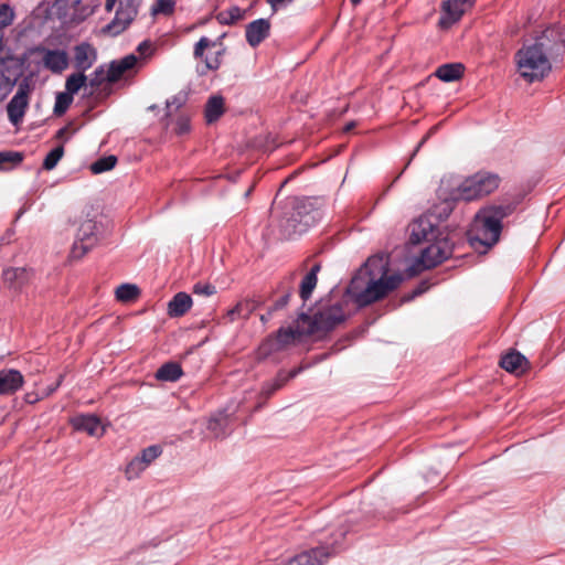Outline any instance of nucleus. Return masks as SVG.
<instances>
[{
  "label": "nucleus",
  "mask_w": 565,
  "mask_h": 565,
  "mask_svg": "<svg viewBox=\"0 0 565 565\" xmlns=\"http://www.w3.org/2000/svg\"><path fill=\"white\" fill-rule=\"evenodd\" d=\"M390 262L384 255H373L351 279L347 294L360 308L377 302L396 290L404 280L398 274H388Z\"/></svg>",
  "instance_id": "1"
},
{
  "label": "nucleus",
  "mask_w": 565,
  "mask_h": 565,
  "mask_svg": "<svg viewBox=\"0 0 565 565\" xmlns=\"http://www.w3.org/2000/svg\"><path fill=\"white\" fill-rule=\"evenodd\" d=\"M513 211L511 205H489L475 215L468 232L470 243L490 248L495 245L502 231V221Z\"/></svg>",
  "instance_id": "2"
},
{
  "label": "nucleus",
  "mask_w": 565,
  "mask_h": 565,
  "mask_svg": "<svg viewBox=\"0 0 565 565\" xmlns=\"http://www.w3.org/2000/svg\"><path fill=\"white\" fill-rule=\"evenodd\" d=\"M515 63L520 76L527 83L542 81L552 70L542 38L521 47L515 53Z\"/></svg>",
  "instance_id": "3"
},
{
  "label": "nucleus",
  "mask_w": 565,
  "mask_h": 565,
  "mask_svg": "<svg viewBox=\"0 0 565 565\" xmlns=\"http://www.w3.org/2000/svg\"><path fill=\"white\" fill-rule=\"evenodd\" d=\"M499 177L493 173L478 172L463 180L457 189V198L472 201L492 193L499 186Z\"/></svg>",
  "instance_id": "4"
},
{
  "label": "nucleus",
  "mask_w": 565,
  "mask_h": 565,
  "mask_svg": "<svg viewBox=\"0 0 565 565\" xmlns=\"http://www.w3.org/2000/svg\"><path fill=\"white\" fill-rule=\"evenodd\" d=\"M141 3L142 0H119L113 20L102 29V32L111 36L121 34L137 18Z\"/></svg>",
  "instance_id": "5"
},
{
  "label": "nucleus",
  "mask_w": 565,
  "mask_h": 565,
  "mask_svg": "<svg viewBox=\"0 0 565 565\" xmlns=\"http://www.w3.org/2000/svg\"><path fill=\"white\" fill-rule=\"evenodd\" d=\"M345 313L341 303H335L317 311L312 318L301 313L299 319L310 322L307 333L312 334L318 331H331L345 321Z\"/></svg>",
  "instance_id": "6"
},
{
  "label": "nucleus",
  "mask_w": 565,
  "mask_h": 565,
  "mask_svg": "<svg viewBox=\"0 0 565 565\" xmlns=\"http://www.w3.org/2000/svg\"><path fill=\"white\" fill-rule=\"evenodd\" d=\"M452 252L454 244L447 237L436 239L422 250L419 257L413 264V269L416 273H420L425 269L434 268L448 259Z\"/></svg>",
  "instance_id": "7"
},
{
  "label": "nucleus",
  "mask_w": 565,
  "mask_h": 565,
  "mask_svg": "<svg viewBox=\"0 0 565 565\" xmlns=\"http://www.w3.org/2000/svg\"><path fill=\"white\" fill-rule=\"evenodd\" d=\"M30 56H40V63L45 70L53 74H62L68 67V54L62 49H49L44 45L30 47L28 51Z\"/></svg>",
  "instance_id": "8"
},
{
  "label": "nucleus",
  "mask_w": 565,
  "mask_h": 565,
  "mask_svg": "<svg viewBox=\"0 0 565 565\" xmlns=\"http://www.w3.org/2000/svg\"><path fill=\"white\" fill-rule=\"evenodd\" d=\"M98 242L97 224L93 220H85L81 223L75 242L73 243L70 257L72 259L83 258Z\"/></svg>",
  "instance_id": "9"
},
{
  "label": "nucleus",
  "mask_w": 565,
  "mask_h": 565,
  "mask_svg": "<svg viewBox=\"0 0 565 565\" xmlns=\"http://www.w3.org/2000/svg\"><path fill=\"white\" fill-rule=\"evenodd\" d=\"M308 334L299 328H280L275 337L268 338L259 348L264 355L281 351L289 345L296 344L303 335Z\"/></svg>",
  "instance_id": "10"
},
{
  "label": "nucleus",
  "mask_w": 565,
  "mask_h": 565,
  "mask_svg": "<svg viewBox=\"0 0 565 565\" xmlns=\"http://www.w3.org/2000/svg\"><path fill=\"white\" fill-rule=\"evenodd\" d=\"M32 90L30 79L23 78L18 85L17 93L13 95L11 100L7 105V113L9 120L13 125H18L22 121L25 110L29 106V97Z\"/></svg>",
  "instance_id": "11"
},
{
  "label": "nucleus",
  "mask_w": 565,
  "mask_h": 565,
  "mask_svg": "<svg viewBox=\"0 0 565 565\" xmlns=\"http://www.w3.org/2000/svg\"><path fill=\"white\" fill-rule=\"evenodd\" d=\"M475 0H446L441 4V17L438 25L441 29H448L457 23L463 13L470 9Z\"/></svg>",
  "instance_id": "12"
},
{
  "label": "nucleus",
  "mask_w": 565,
  "mask_h": 565,
  "mask_svg": "<svg viewBox=\"0 0 565 565\" xmlns=\"http://www.w3.org/2000/svg\"><path fill=\"white\" fill-rule=\"evenodd\" d=\"M216 45L215 41L210 40L206 36H202L194 45L193 55L195 58L203 60L205 67L209 71H216L222 65V57L225 53V49L222 47L213 56H205L204 51Z\"/></svg>",
  "instance_id": "13"
},
{
  "label": "nucleus",
  "mask_w": 565,
  "mask_h": 565,
  "mask_svg": "<svg viewBox=\"0 0 565 565\" xmlns=\"http://www.w3.org/2000/svg\"><path fill=\"white\" fill-rule=\"evenodd\" d=\"M270 22L267 19H257L246 25V42L252 46H258L265 39L269 36Z\"/></svg>",
  "instance_id": "14"
},
{
  "label": "nucleus",
  "mask_w": 565,
  "mask_h": 565,
  "mask_svg": "<svg viewBox=\"0 0 565 565\" xmlns=\"http://www.w3.org/2000/svg\"><path fill=\"white\" fill-rule=\"evenodd\" d=\"M331 554L329 547H316L296 555L286 565H322Z\"/></svg>",
  "instance_id": "15"
},
{
  "label": "nucleus",
  "mask_w": 565,
  "mask_h": 565,
  "mask_svg": "<svg viewBox=\"0 0 565 565\" xmlns=\"http://www.w3.org/2000/svg\"><path fill=\"white\" fill-rule=\"evenodd\" d=\"M436 226L427 216H420L411 224L409 239L413 244H419L423 241H430L435 237Z\"/></svg>",
  "instance_id": "16"
},
{
  "label": "nucleus",
  "mask_w": 565,
  "mask_h": 565,
  "mask_svg": "<svg viewBox=\"0 0 565 565\" xmlns=\"http://www.w3.org/2000/svg\"><path fill=\"white\" fill-rule=\"evenodd\" d=\"M24 384V377L20 371L6 369L0 371V395H12Z\"/></svg>",
  "instance_id": "17"
},
{
  "label": "nucleus",
  "mask_w": 565,
  "mask_h": 565,
  "mask_svg": "<svg viewBox=\"0 0 565 565\" xmlns=\"http://www.w3.org/2000/svg\"><path fill=\"white\" fill-rule=\"evenodd\" d=\"M74 53V66L83 73L89 70L97 58L96 50L86 42L76 45Z\"/></svg>",
  "instance_id": "18"
},
{
  "label": "nucleus",
  "mask_w": 565,
  "mask_h": 565,
  "mask_svg": "<svg viewBox=\"0 0 565 565\" xmlns=\"http://www.w3.org/2000/svg\"><path fill=\"white\" fill-rule=\"evenodd\" d=\"M31 271L23 267H11L3 270L2 278L6 287L12 290H20L31 279Z\"/></svg>",
  "instance_id": "19"
},
{
  "label": "nucleus",
  "mask_w": 565,
  "mask_h": 565,
  "mask_svg": "<svg viewBox=\"0 0 565 565\" xmlns=\"http://www.w3.org/2000/svg\"><path fill=\"white\" fill-rule=\"evenodd\" d=\"M138 58L134 54H129L120 60H116L110 62L109 65H107L108 68V83H115L117 82L127 71L131 70Z\"/></svg>",
  "instance_id": "20"
},
{
  "label": "nucleus",
  "mask_w": 565,
  "mask_h": 565,
  "mask_svg": "<svg viewBox=\"0 0 565 565\" xmlns=\"http://www.w3.org/2000/svg\"><path fill=\"white\" fill-rule=\"evenodd\" d=\"M19 77L15 67L8 63H0V100H3L14 87Z\"/></svg>",
  "instance_id": "21"
},
{
  "label": "nucleus",
  "mask_w": 565,
  "mask_h": 565,
  "mask_svg": "<svg viewBox=\"0 0 565 565\" xmlns=\"http://www.w3.org/2000/svg\"><path fill=\"white\" fill-rule=\"evenodd\" d=\"M311 205L312 204L309 200H303L297 203L295 206L292 221L299 222V224L302 225L299 228V232L305 231L307 227L313 225L317 221L318 212L316 211L313 214H311Z\"/></svg>",
  "instance_id": "22"
},
{
  "label": "nucleus",
  "mask_w": 565,
  "mask_h": 565,
  "mask_svg": "<svg viewBox=\"0 0 565 565\" xmlns=\"http://www.w3.org/2000/svg\"><path fill=\"white\" fill-rule=\"evenodd\" d=\"M526 358L518 351H510L500 360V366L507 372L521 374L527 369Z\"/></svg>",
  "instance_id": "23"
},
{
  "label": "nucleus",
  "mask_w": 565,
  "mask_h": 565,
  "mask_svg": "<svg viewBox=\"0 0 565 565\" xmlns=\"http://www.w3.org/2000/svg\"><path fill=\"white\" fill-rule=\"evenodd\" d=\"M72 423L75 429L86 431L90 436L103 435L100 419L95 415H79L74 417Z\"/></svg>",
  "instance_id": "24"
},
{
  "label": "nucleus",
  "mask_w": 565,
  "mask_h": 565,
  "mask_svg": "<svg viewBox=\"0 0 565 565\" xmlns=\"http://www.w3.org/2000/svg\"><path fill=\"white\" fill-rule=\"evenodd\" d=\"M192 307V298L186 292H178L168 303V315L172 318L184 316Z\"/></svg>",
  "instance_id": "25"
},
{
  "label": "nucleus",
  "mask_w": 565,
  "mask_h": 565,
  "mask_svg": "<svg viewBox=\"0 0 565 565\" xmlns=\"http://www.w3.org/2000/svg\"><path fill=\"white\" fill-rule=\"evenodd\" d=\"M301 370H302L301 367H297V369L289 371L288 373L279 372L271 382L265 383L263 385L262 393L266 397H269L276 391L281 388L288 381L296 377L301 372Z\"/></svg>",
  "instance_id": "26"
},
{
  "label": "nucleus",
  "mask_w": 565,
  "mask_h": 565,
  "mask_svg": "<svg viewBox=\"0 0 565 565\" xmlns=\"http://www.w3.org/2000/svg\"><path fill=\"white\" fill-rule=\"evenodd\" d=\"M321 270L320 263L315 264L311 269L306 274L300 284L299 295L300 298L306 301L308 300L312 291L315 290L318 282V274Z\"/></svg>",
  "instance_id": "27"
},
{
  "label": "nucleus",
  "mask_w": 565,
  "mask_h": 565,
  "mask_svg": "<svg viewBox=\"0 0 565 565\" xmlns=\"http://www.w3.org/2000/svg\"><path fill=\"white\" fill-rule=\"evenodd\" d=\"M224 98L221 95L211 96L205 105L204 116L207 124H213L224 114Z\"/></svg>",
  "instance_id": "28"
},
{
  "label": "nucleus",
  "mask_w": 565,
  "mask_h": 565,
  "mask_svg": "<svg viewBox=\"0 0 565 565\" xmlns=\"http://www.w3.org/2000/svg\"><path fill=\"white\" fill-rule=\"evenodd\" d=\"M465 67L461 63H449L440 65L435 75L443 82L449 83L461 78Z\"/></svg>",
  "instance_id": "29"
},
{
  "label": "nucleus",
  "mask_w": 565,
  "mask_h": 565,
  "mask_svg": "<svg viewBox=\"0 0 565 565\" xmlns=\"http://www.w3.org/2000/svg\"><path fill=\"white\" fill-rule=\"evenodd\" d=\"M183 374L182 367L175 362H168L161 365L156 373V379L166 382H175Z\"/></svg>",
  "instance_id": "30"
},
{
  "label": "nucleus",
  "mask_w": 565,
  "mask_h": 565,
  "mask_svg": "<svg viewBox=\"0 0 565 565\" xmlns=\"http://www.w3.org/2000/svg\"><path fill=\"white\" fill-rule=\"evenodd\" d=\"M254 309L255 305L253 301H239L226 312V317L230 322H233L236 319H247L252 315Z\"/></svg>",
  "instance_id": "31"
},
{
  "label": "nucleus",
  "mask_w": 565,
  "mask_h": 565,
  "mask_svg": "<svg viewBox=\"0 0 565 565\" xmlns=\"http://www.w3.org/2000/svg\"><path fill=\"white\" fill-rule=\"evenodd\" d=\"M245 15V10L237 6H232L226 10H222L216 14V20L222 25H232L242 20Z\"/></svg>",
  "instance_id": "32"
},
{
  "label": "nucleus",
  "mask_w": 565,
  "mask_h": 565,
  "mask_svg": "<svg viewBox=\"0 0 565 565\" xmlns=\"http://www.w3.org/2000/svg\"><path fill=\"white\" fill-rule=\"evenodd\" d=\"M87 76L83 72L71 74L65 82V92L72 96L77 94L78 90L86 84Z\"/></svg>",
  "instance_id": "33"
},
{
  "label": "nucleus",
  "mask_w": 565,
  "mask_h": 565,
  "mask_svg": "<svg viewBox=\"0 0 565 565\" xmlns=\"http://www.w3.org/2000/svg\"><path fill=\"white\" fill-rule=\"evenodd\" d=\"M116 298L122 302H130L138 298L140 291L136 285L122 284L116 289Z\"/></svg>",
  "instance_id": "34"
},
{
  "label": "nucleus",
  "mask_w": 565,
  "mask_h": 565,
  "mask_svg": "<svg viewBox=\"0 0 565 565\" xmlns=\"http://www.w3.org/2000/svg\"><path fill=\"white\" fill-rule=\"evenodd\" d=\"M23 160V153L19 151H1L0 152V170H8Z\"/></svg>",
  "instance_id": "35"
},
{
  "label": "nucleus",
  "mask_w": 565,
  "mask_h": 565,
  "mask_svg": "<svg viewBox=\"0 0 565 565\" xmlns=\"http://www.w3.org/2000/svg\"><path fill=\"white\" fill-rule=\"evenodd\" d=\"M116 163L117 158L115 156L103 157L92 163L90 171L95 174H99L111 170Z\"/></svg>",
  "instance_id": "36"
},
{
  "label": "nucleus",
  "mask_w": 565,
  "mask_h": 565,
  "mask_svg": "<svg viewBox=\"0 0 565 565\" xmlns=\"http://www.w3.org/2000/svg\"><path fill=\"white\" fill-rule=\"evenodd\" d=\"M147 468L148 467L142 461H140V459L136 456L134 459L129 461V463L126 467V478L128 480L137 479Z\"/></svg>",
  "instance_id": "37"
},
{
  "label": "nucleus",
  "mask_w": 565,
  "mask_h": 565,
  "mask_svg": "<svg viewBox=\"0 0 565 565\" xmlns=\"http://www.w3.org/2000/svg\"><path fill=\"white\" fill-rule=\"evenodd\" d=\"M73 103V96L66 92L58 93L55 97L54 114L62 116L66 113L71 104Z\"/></svg>",
  "instance_id": "38"
},
{
  "label": "nucleus",
  "mask_w": 565,
  "mask_h": 565,
  "mask_svg": "<svg viewBox=\"0 0 565 565\" xmlns=\"http://www.w3.org/2000/svg\"><path fill=\"white\" fill-rule=\"evenodd\" d=\"M64 154V148L63 146L55 147L52 149L43 161V169L45 170H52L56 167L57 162L62 159Z\"/></svg>",
  "instance_id": "39"
},
{
  "label": "nucleus",
  "mask_w": 565,
  "mask_h": 565,
  "mask_svg": "<svg viewBox=\"0 0 565 565\" xmlns=\"http://www.w3.org/2000/svg\"><path fill=\"white\" fill-rule=\"evenodd\" d=\"M105 82H108V68L107 65H100L90 74L89 86L98 88Z\"/></svg>",
  "instance_id": "40"
},
{
  "label": "nucleus",
  "mask_w": 565,
  "mask_h": 565,
  "mask_svg": "<svg viewBox=\"0 0 565 565\" xmlns=\"http://www.w3.org/2000/svg\"><path fill=\"white\" fill-rule=\"evenodd\" d=\"M162 454V449L158 445H152L145 448L140 456H137L140 461H142L147 467L151 465L160 455Z\"/></svg>",
  "instance_id": "41"
},
{
  "label": "nucleus",
  "mask_w": 565,
  "mask_h": 565,
  "mask_svg": "<svg viewBox=\"0 0 565 565\" xmlns=\"http://www.w3.org/2000/svg\"><path fill=\"white\" fill-rule=\"evenodd\" d=\"M175 1L174 0H157L154 6L152 7V13H163L171 14L174 10Z\"/></svg>",
  "instance_id": "42"
},
{
  "label": "nucleus",
  "mask_w": 565,
  "mask_h": 565,
  "mask_svg": "<svg viewBox=\"0 0 565 565\" xmlns=\"http://www.w3.org/2000/svg\"><path fill=\"white\" fill-rule=\"evenodd\" d=\"M225 422L226 419L224 417L211 418L207 429L212 431L215 437H223L225 435Z\"/></svg>",
  "instance_id": "43"
},
{
  "label": "nucleus",
  "mask_w": 565,
  "mask_h": 565,
  "mask_svg": "<svg viewBox=\"0 0 565 565\" xmlns=\"http://www.w3.org/2000/svg\"><path fill=\"white\" fill-rule=\"evenodd\" d=\"M192 291L194 295L210 297L216 292V289L211 284L200 281L193 286Z\"/></svg>",
  "instance_id": "44"
},
{
  "label": "nucleus",
  "mask_w": 565,
  "mask_h": 565,
  "mask_svg": "<svg viewBox=\"0 0 565 565\" xmlns=\"http://www.w3.org/2000/svg\"><path fill=\"white\" fill-rule=\"evenodd\" d=\"M190 129H191L190 117L185 114H181L175 120L174 131L178 135H183V134L189 132Z\"/></svg>",
  "instance_id": "45"
},
{
  "label": "nucleus",
  "mask_w": 565,
  "mask_h": 565,
  "mask_svg": "<svg viewBox=\"0 0 565 565\" xmlns=\"http://www.w3.org/2000/svg\"><path fill=\"white\" fill-rule=\"evenodd\" d=\"M157 546H158V543L156 541L142 543V544L138 545L137 547H135L134 550H131L129 552V556L130 557L141 556V555L146 554L147 552L153 551Z\"/></svg>",
  "instance_id": "46"
},
{
  "label": "nucleus",
  "mask_w": 565,
  "mask_h": 565,
  "mask_svg": "<svg viewBox=\"0 0 565 565\" xmlns=\"http://www.w3.org/2000/svg\"><path fill=\"white\" fill-rule=\"evenodd\" d=\"M13 21V12L8 4L0 6V28L10 25Z\"/></svg>",
  "instance_id": "47"
},
{
  "label": "nucleus",
  "mask_w": 565,
  "mask_h": 565,
  "mask_svg": "<svg viewBox=\"0 0 565 565\" xmlns=\"http://www.w3.org/2000/svg\"><path fill=\"white\" fill-rule=\"evenodd\" d=\"M290 292L285 294L281 296L273 306L271 311L282 309L289 301Z\"/></svg>",
  "instance_id": "48"
},
{
  "label": "nucleus",
  "mask_w": 565,
  "mask_h": 565,
  "mask_svg": "<svg viewBox=\"0 0 565 565\" xmlns=\"http://www.w3.org/2000/svg\"><path fill=\"white\" fill-rule=\"evenodd\" d=\"M119 0H106L105 10L111 12Z\"/></svg>",
  "instance_id": "49"
},
{
  "label": "nucleus",
  "mask_w": 565,
  "mask_h": 565,
  "mask_svg": "<svg viewBox=\"0 0 565 565\" xmlns=\"http://www.w3.org/2000/svg\"><path fill=\"white\" fill-rule=\"evenodd\" d=\"M61 382H62V376H60V379L57 380V382L55 383V385L53 386H50L47 388V392H46V396L51 395L52 393H54L56 391V388L61 385Z\"/></svg>",
  "instance_id": "50"
},
{
  "label": "nucleus",
  "mask_w": 565,
  "mask_h": 565,
  "mask_svg": "<svg viewBox=\"0 0 565 565\" xmlns=\"http://www.w3.org/2000/svg\"><path fill=\"white\" fill-rule=\"evenodd\" d=\"M444 216L447 217L451 212V204L449 202L444 203Z\"/></svg>",
  "instance_id": "51"
},
{
  "label": "nucleus",
  "mask_w": 565,
  "mask_h": 565,
  "mask_svg": "<svg viewBox=\"0 0 565 565\" xmlns=\"http://www.w3.org/2000/svg\"><path fill=\"white\" fill-rule=\"evenodd\" d=\"M66 132H67V127H63V128L57 130L56 137L57 138H63Z\"/></svg>",
  "instance_id": "52"
},
{
  "label": "nucleus",
  "mask_w": 565,
  "mask_h": 565,
  "mask_svg": "<svg viewBox=\"0 0 565 565\" xmlns=\"http://www.w3.org/2000/svg\"><path fill=\"white\" fill-rule=\"evenodd\" d=\"M354 127H355V122H354V121H351V122H349V124L345 126L344 130H345V131H350V130H351V129H353Z\"/></svg>",
  "instance_id": "53"
},
{
  "label": "nucleus",
  "mask_w": 565,
  "mask_h": 565,
  "mask_svg": "<svg viewBox=\"0 0 565 565\" xmlns=\"http://www.w3.org/2000/svg\"><path fill=\"white\" fill-rule=\"evenodd\" d=\"M420 294H422V290L420 289H416V290H414L413 295L407 298V300L413 299L415 296H418Z\"/></svg>",
  "instance_id": "54"
},
{
  "label": "nucleus",
  "mask_w": 565,
  "mask_h": 565,
  "mask_svg": "<svg viewBox=\"0 0 565 565\" xmlns=\"http://www.w3.org/2000/svg\"><path fill=\"white\" fill-rule=\"evenodd\" d=\"M146 45H147V43H146V42H143V43H141V44H139L138 50H139V51L145 50V46H146Z\"/></svg>",
  "instance_id": "55"
},
{
  "label": "nucleus",
  "mask_w": 565,
  "mask_h": 565,
  "mask_svg": "<svg viewBox=\"0 0 565 565\" xmlns=\"http://www.w3.org/2000/svg\"><path fill=\"white\" fill-rule=\"evenodd\" d=\"M177 104L175 99L173 102H167V107L170 108L171 105Z\"/></svg>",
  "instance_id": "56"
},
{
  "label": "nucleus",
  "mask_w": 565,
  "mask_h": 565,
  "mask_svg": "<svg viewBox=\"0 0 565 565\" xmlns=\"http://www.w3.org/2000/svg\"><path fill=\"white\" fill-rule=\"evenodd\" d=\"M351 2H352L353 4H358V3H360V2H361V0H351Z\"/></svg>",
  "instance_id": "57"
},
{
  "label": "nucleus",
  "mask_w": 565,
  "mask_h": 565,
  "mask_svg": "<svg viewBox=\"0 0 565 565\" xmlns=\"http://www.w3.org/2000/svg\"><path fill=\"white\" fill-rule=\"evenodd\" d=\"M29 396H30V395H26V401H28L29 403H33V402H34V399H31Z\"/></svg>",
  "instance_id": "58"
},
{
  "label": "nucleus",
  "mask_w": 565,
  "mask_h": 565,
  "mask_svg": "<svg viewBox=\"0 0 565 565\" xmlns=\"http://www.w3.org/2000/svg\"><path fill=\"white\" fill-rule=\"evenodd\" d=\"M425 140H426V138L422 139V141L418 145V147H420L425 142Z\"/></svg>",
  "instance_id": "59"
}]
</instances>
